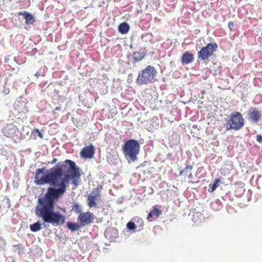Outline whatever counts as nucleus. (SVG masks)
I'll return each instance as SVG.
<instances>
[{
    "mask_svg": "<svg viewBox=\"0 0 262 262\" xmlns=\"http://www.w3.org/2000/svg\"><path fill=\"white\" fill-rule=\"evenodd\" d=\"M45 171V168L36 170L35 183L38 185L50 184L54 187H48L44 196L38 198L35 213L44 222L60 226L64 223L66 218L60 212L54 211L55 202L66 192L71 179L75 187L78 185L77 179L80 178V173L75 163L70 160L59 162L49 172L40 176Z\"/></svg>",
    "mask_w": 262,
    "mask_h": 262,
    "instance_id": "nucleus-1",
    "label": "nucleus"
},
{
    "mask_svg": "<svg viewBox=\"0 0 262 262\" xmlns=\"http://www.w3.org/2000/svg\"><path fill=\"white\" fill-rule=\"evenodd\" d=\"M157 71L151 66H147L138 73L136 82L139 85L147 84L157 81Z\"/></svg>",
    "mask_w": 262,
    "mask_h": 262,
    "instance_id": "nucleus-2",
    "label": "nucleus"
},
{
    "mask_svg": "<svg viewBox=\"0 0 262 262\" xmlns=\"http://www.w3.org/2000/svg\"><path fill=\"white\" fill-rule=\"evenodd\" d=\"M122 150L128 162L135 161L139 153L140 145L137 140L130 139L125 142L122 146Z\"/></svg>",
    "mask_w": 262,
    "mask_h": 262,
    "instance_id": "nucleus-3",
    "label": "nucleus"
},
{
    "mask_svg": "<svg viewBox=\"0 0 262 262\" xmlns=\"http://www.w3.org/2000/svg\"><path fill=\"white\" fill-rule=\"evenodd\" d=\"M227 124L229 125L226 127L227 130H238L244 126V120L239 112H235L230 115Z\"/></svg>",
    "mask_w": 262,
    "mask_h": 262,
    "instance_id": "nucleus-4",
    "label": "nucleus"
},
{
    "mask_svg": "<svg viewBox=\"0 0 262 262\" xmlns=\"http://www.w3.org/2000/svg\"><path fill=\"white\" fill-rule=\"evenodd\" d=\"M217 45L215 43H209L204 47L198 52V58L202 60H205L211 57L213 52L216 50Z\"/></svg>",
    "mask_w": 262,
    "mask_h": 262,
    "instance_id": "nucleus-5",
    "label": "nucleus"
},
{
    "mask_svg": "<svg viewBox=\"0 0 262 262\" xmlns=\"http://www.w3.org/2000/svg\"><path fill=\"white\" fill-rule=\"evenodd\" d=\"M248 119L254 123H257L261 120L262 112L255 107H251L248 111Z\"/></svg>",
    "mask_w": 262,
    "mask_h": 262,
    "instance_id": "nucleus-6",
    "label": "nucleus"
},
{
    "mask_svg": "<svg viewBox=\"0 0 262 262\" xmlns=\"http://www.w3.org/2000/svg\"><path fill=\"white\" fill-rule=\"evenodd\" d=\"M94 219V215L90 212L80 213L78 215V220L82 226H85L92 223Z\"/></svg>",
    "mask_w": 262,
    "mask_h": 262,
    "instance_id": "nucleus-7",
    "label": "nucleus"
},
{
    "mask_svg": "<svg viewBox=\"0 0 262 262\" xmlns=\"http://www.w3.org/2000/svg\"><path fill=\"white\" fill-rule=\"evenodd\" d=\"M95 154V148L92 144L84 147L80 152V156L84 159L92 158Z\"/></svg>",
    "mask_w": 262,
    "mask_h": 262,
    "instance_id": "nucleus-8",
    "label": "nucleus"
},
{
    "mask_svg": "<svg viewBox=\"0 0 262 262\" xmlns=\"http://www.w3.org/2000/svg\"><path fill=\"white\" fill-rule=\"evenodd\" d=\"M146 55V52L142 49H140L138 51L134 52L132 54L133 63L135 64L141 61L145 58Z\"/></svg>",
    "mask_w": 262,
    "mask_h": 262,
    "instance_id": "nucleus-9",
    "label": "nucleus"
},
{
    "mask_svg": "<svg viewBox=\"0 0 262 262\" xmlns=\"http://www.w3.org/2000/svg\"><path fill=\"white\" fill-rule=\"evenodd\" d=\"M194 60L193 55L188 51L184 52L181 58V61L183 65L188 64Z\"/></svg>",
    "mask_w": 262,
    "mask_h": 262,
    "instance_id": "nucleus-10",
    "label": "nucleus"
},
{
    "mask_svg": "<svg viewBox=\"0 0 262 262\" xmlns=\"http://www.w3.org/2000/svg\"><path fill=\"white\" fill-rule=\"evenodd\" d=\"M100 196L99 192L92 191L91 194L88 198V205L90 207H96L97 198Z\"/></svg>",
    "mask_w": 262,
    "mask_h": 262,
    "instance_id": "nucleus-11",
    "label": "nucleus"
},
{
    "mask_svg": "<svg viewBox=\"0 0 262 262\" xmlns=\"http://www.w3.org/2000/svg\"><path fill=\"white\" fill-rule=\"evenodd\" d=\"M18 132V128L13 125H10L7 128L5 129V135L11 138H14L16 132Z\"/></svg>",
    "mask_w": 262,
    "mask_h": 262,
    "instance_id": "nucleus-12",
    "label": "nucleus"
},
{
    "mask_svg": "<svg viewBox=\"0 0 262 262\" xmlns=\"http://www.w3.org/2000/svg\"><path fill=\"white\" fill-rule=\"evenodd\" d=\"M193 169V166L191 165H186L184 168H183L180 172L181 176H188L189 178L192 179L193 175L191 171Z\"/></svg>",
    "mask_w": 262,
    "mask_h": 262,
    "instance_id": "nucleus-13",
    "label": "nucleus"
},
{
    "mask_svg": "<svg viewBox=\"0 0 262 262\" xmlns=\"http://www.w3.org/2000/svg\"><path fill=\"white\" fill-rule=\"evenodd\" d=\"M18 14L24 16V17L25 19V22H26V24H28V25L32 24L35 21L34 16L32 14L29 13L28 12H20L18 13Z\"/></svg>",
    "mask_w": 262,
    "mask_h": 262,
    "instance_id": "nucleus-14",
    "label": "nucleus"
},
{
    "mask_svg": "<svg viewBox=\"0 0 262 262\" xmlns=\"http://www.w3.org/2000/svg\"><path fill=\"white\" fill-rule=\"evenodd\" d=\"M129 28V26L127 23H122L118 27V31L122 34H125L128 32Z\"/></svg>",
    "mask_w": 262,
    "mask_h": 262,
    "instance_id": "nucleus-15",
    "label": "nucleus"
},
{
    "mask_svg": "<svg viewBox=\"0 0 262 262\" xmlns=\"http://www.w3.org/2000/svg\"><path fill=\"white\" fill-rule=\"evenodd\" d=\"M67 226L68 228L72 231H77L80 227V226L78 223L72 222H68Z\"/></svg>",
    "mask_w": 262,
    "mask_h": 262,
    "instance_id": "nucleus-16",
    "label": "nucleus"
},
{
    "mask_svg": "<svg viewBox=\"0 0 262 262\" xmlns=\"http://www.w3.org/2000/svg\"><path fill=\"white\" fill-rule=\"evenodd\" d=\"M153 210L150 212L148 214V218H151L153 215H156L157 217H159L161 214V211L158 209L156 206L152 207Z\"/></svg>",
    "mask_w": 262,
    "mask_h": 262,
    "instance_id": "nucleus-17",
    "label": "nucleus"
},
{
    "mask_svg": "<svg viewBox=\"0 0 262 262\" xmlns=\"http://www.w3.org/2000/svg\"><path fill=\"white\" fill-rule=\"evenodd\" d=\"M30 230L34 232H37L41 229V224L39 222H36L30 225Z\"/></svg>",
    "mask_w": 262,
    "mask_h": 262,
    "instance_id": "nucleus-18",
    "label": "nucleus"
},
{
    "mask_svg": "<svg viewBox=\"0 0 262 262\" xmlns=\"http://www.w3.org/2000/svg\"><path fill=\"white\" fill-rule=\"evenodd\" d=\"M112 233H115V235L114 236L115 238L117 237V231L116 229L113 228V229H107L105 231L106 236V237L108 236V238H110V240L114 239V238H111V237L110 236V234Z\"/></svg>",
    "mask_w": 262,
    "mask_h": 262,
    "instance_id": "nucleus-19",
    "label": "nucleus"
},
{
    "mask_svg": "<svg viewBox=\"0 0 262 262\" xmlns=\"http://www.w3.org/2000/svg\"><path fill=\"white\" fill-rule=\"evenodd\" d=\"M31 134L34 137L35 139H36L37 135H38L41 139H42L43 137L42 134L37 128H34L32 130Z\"/></svg>",
    "mask_w": 262,
    "mask_h": 262,
    "instance_id": "nucleus-20",
    "label": "nucleus"
},
{
    "mask_svg": "<svg viewBox=\"0 0 262 262\" xmlns=\"http://www.w3.org/2000/svg\"><path fill=\"white\" fill-rule=\"evenodd\" d=\"M220 181L219 179H216L214 183L213 184H210L209 187L210 189V190H209L210 192H213L214 191L216 188L218 187V183Z\"/></svg>",
    "mask_w": 262,
    "mask_h": 262,
    "instance_id": "nucleus-21",
    "label": "nucleus"
},
{
    "mask_svg": "<svg viewBox=\"0 0 262 262\" xmlns=\"http://www.w3.org/2000/svg\"><path fill=\"white\" fill-rule=\"evenodd\" d=\"M20 106H22V110L21 111L19 109L18 105H17V106L15 107V109L18 111V112L19 113H20L21 112H23L24 113H26L28 111L27 107L25 106V104L20 103Z\"/></svg>",
    "mask_w": 262,
    "mask_h": 262,
    "instance_id": "nucleus-22",
    "label": "nucleus"
},
{
    "mask_svg": "<svg viewBox=\"0 0 262 262\" xmlns=\"http://www.w3.org/2000/svg\"><path fill=\"white\" fill-rule=\"evenodd\" d=\"M73 209L76 213H81V207L78 203L74 204Z\"/></svg>",
    "mask_w": 262,
    "mask_h": 262,
    "instance_id": "nucleus-23",
    "label": "nucleus"
},
{
    "mask_svg": "<svg viewBox=\"0 0 262 262\" xmlns=\"http://www.w3.org/2000/svg\"><path fill=\"white\" fill-rule=\"evenodd\" d=\"M127 228L129 230H134L136 229V225L134 222H129L126 225Z\"/></svg>",
    "mask_w": 262,
    "mask_h": 262,
    "instance_id": "nucleus-24",
    "label": "nucleus"
},
{
    "mask_svg": "<svg viewBox=\"0 0 262 262\" xmlns=\"http://www.w3.org/2000/svg\"><path fill=\"white\" fill-rule=\"evenodd\" d=\"M235 185L239 187H243L245 185V184L241 181H237L235 183Z\"/></svg>",
    "mask_w": 262,
    "mask_h": 262,
    "instance_id": "nucleus-25",
    "label": "nucleus"
},
{
    "mask_svg": "<svg viewBox=\"0 0 262 262\" xmlns=\"http://www.w3.org/2000/svg\"><path fill=\"white\" fill-rule=\"evenodd\" d=\"M234 26V23L232 21H230L228 23V27L229 28L230 31H232L233 28Z\"/></svg>",
    "mask_w": 262,
    "mask_h": 262,
    "instance_id": "nucleus-26",
    "label": "nucleus"
},
{
    "mask_svg": "<svg viewBox=\"0 0 262 262\" xmlns=\"http://www.w3.org/2000/svg\"><path fill=\"white\" fill-rule=\"evenodd\" d=\"M35 76L36 77H39V76H45V74L43 73V72H41L40 71H38L36 73Z\"/></svg>",
    "mask_w": 262,
    "mask_h": 262,
    "instance_id": "nucleus-27",
    "label": "nucleus"
},
{
    "mask_svg": "<svg viewBox=\"0 0 262 262\" xmlns=\"http://www.w3.org/2000/svg\"><path fill=\"white\" fill-rule=\"evenodd\" d=\"M256 140L258 142H262V136H261L260 135H257L256 136Z\"/></svg>",
    "mask_w": 262,
    "mask_h": 262,
    "instance_id": "nucleus-28",
    "label": "nucleus"
},
{
    "mask_svg": "<svg viewBox=\"0 0 262 262\" xmlns=\"http://www.w3.org/2000/svg\"><path fill=\"white\" fill-rule=\"evenodd\" d=\"M57 161V159L56 158H54L52 161L50 162V164H54L56 162V161Z\"/></svg>",
    "mask_w": 262,
    "mask_h": 262,
    "instance_id": "nucleus-29",
    "label": "nucleus"
},
{
    "mask_svg": "<svg viewBox=\"0 0 262 262\" xmlns=\"http://www.w3.org/2000/svg\"><path fill=\"white\" fill-rule=\"evenodd\" d=\"M60 110H61V107H56L55 108V111H60Z\"/></svg>",
    "mask_w": 262,
    "mask_h": 262,
    "instance_id": "nucleus-30",
    "label": "nucleus"
},
{
    "mask_svg": "<svg viewBox=\"0 0 262 262\" xmlns=\"http://www.w3.org/2000/svg\"><path fill=\"white\" fill-rule=\"evenodd\" d=\"M9 92V90L6 91V92H5V93H7V94Z\"/></svg>",
    "mask_w": 262,
    "mask_h": 262,
    "instance_id": "nucleus-31",
    "label": "nucleus"
}]
</instances>
